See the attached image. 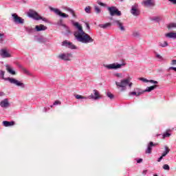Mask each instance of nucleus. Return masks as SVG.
I'll return each instance as SVG.
<instances>
[{
	"mask_svg": "<svg viewBox=\"0 0 176 176\" xmlns=\"http://www.w3.org/2000/svg\"><path fill=\"white\" fill-rule=\"evenodd\" d=\"M142 94H144V91H142V89L140 88H135L134 91H131L129 93V96H135L136 97H140Z\"/></svg>",
	"mask_w": 176,
	"mask_h": 176,
	"instance_id": "nucleus-11",
	"label": "nucleus"
},
{
	"mask_svg": "<svg viewBox=\"0 0 176 176\" xmlns=\"http://www.w3.org/2000/svg\"><path fill=\"white\" fill-rule=\"evenodd\" d=\"M107 97H109V98H110L111 100H112V98H113V94H112L111 92H107Z\"/></svg>",
	"mask_w": 176,
	"mask_h": 176,
	"instance_id": "nucleus-41",
	"label": "nucleus"
},
{
	"mask_svg": "<svg viewBox=\"0 0 176 176\" xmlns=\"http://www.w3.org/2000/svg\"><path fill=\"white\" fill-rule=\"evenodd\" d=\"M7 78H5V71L0 70V79H3V80H6Z\"/></svg>",
	"mask_w": 176,
	"mask_h": 176,
	"instance_id": "nucleus-29",
	"label": "nucleus"
},
{
	"mask_svg": "<svg viewBox=\"0 0 176 176\" xmlns=\"http://www.w3.org/2000/svg\"><path fill=\"white\" fill-rule=\"evenodd\" d=\"M98 5H100V6H107V4L104 3H102V2H98Z\"/></svg>",
	"mask_w": 176,
	"mask_h": 176,
	"instance_id": "nucleus-49",
	"label": "nucleus"
},
{
	"mask_svg": "<svg viewBox=\"0 0 176 176\" xmlns=\"http://www.w3.org/2000/svg\"><path fill=\"white\" fill-rule=\"evenodd\" d=\"M148 82H150V83H153L154 85H157V81H156V80H148Z\"/></svg>",
	"mask_w": 176,
	"mask_h": 176,
	"instance_id": "nucleus-44",
	"label": "nucleus"
},
{
	"mask_svg": "<svg viewBox=\"0 0 176 176\" xmlns=\"http://www.w3.org/2000/svg\"><path fill=\"white\" fill-rule=\"evenodd\" d=\"M62 46H65V47H67L68 49H72V50L77 49V47L75 46V45H74V43L68 41L67 40H65L62 43Z\"/></svg>",
	"mask_w": 176,
	"mask_h": 176,
	"instance_id": "nucleus-12",
	"label": "nucleus"
},
{
	"mask_svg": "<svg viewBox=\"0 0 176 176\" xmlns=\"http://www.w3.org/2000/svg\"><path fill=\"white\" fill-rule=\"evenodd\" d=\"M165 38L168 39H176V32H170L165 34Z\"/></svg>",
	"mask_w": 176,
	"mask_h": 176,
	"instance_id": "nucleus-18",
	"label": "nucleus"
},
{
	"mask_svg": "<svg viewBox=\"0 0 176 176\" xmlns=\"http://www.w3.org/2000/svg\"><path fill=\"white\" fill-rule=\"evenodd\" d=\"M175 64H176V60H173L172 63H171V65H175Z\"/></svg>",
	"mask_w": 176,
	"mask_h": 176,
	"instance_id": "nucleus-52",
	"label": "nucleus"
},
{
	"mask_svg": "<svg viewBox=\"0 0 176 176\" xmlns=\"http://www.w3.org/2000/svg\"><path fill=\"white\" fill-rule=\"evenodd\" d=\"M144 173H146V170L143 171Z\"/></svg>",
	"mask_w": 176,
	"mask_h": 176,
	"instance_id": "nucleus-57",
	"label": "nucleus"
},
{
	"mask_svg": "<svg viewBox=\"0 0 176 176\" xmlns=\"http://www.w3.org/2000/svg\"><path fill=\"white\" fill-rule=\"evenodd\" d=\"M171 135V133H168V132H166L163 134V138H168Z\"/></svg>",
	"mask_w": 176,
	"mask_h": 176,
	"instance_id": "nucleus-37",
	"label": "nucleus"
},
{
	"mask_svg": "<svg viewBox=\"0 0 176 176\" xmlns=\"http://www.w3.org/2000/svg\"><path fill=\"white\" fill-rule=\"evenodd\" d=\"M75 97L77 100H87V98L80 95H76Z\"/></svg>",
	"mask_w": 176,
	"mask_h": 176,
	"instance_id": "nucleus-32",
	"label": "nucleus"
},
{
	"mask_svg": "<svg viewBox=\"0 0 176 176\" xmlns=\"http://www.w3.org/2000/svg\"><path fill=\"white\" fill-rule=\"evenodd\" d=\"M3 41H5V34L0 33V43H3Z\"/></svg>",
	"mask_w": 176,
	"mask_h": 176,
	"instance_id": "nucleus-35",
	"label": "nucleus"
},
{
	"mask_svg": "<svg viewBox=\"0 0 176 176\" xmlns=\"http://www.w3.org/2000/svg\"><path fill=\"white\" fill-rule=\"evenodd\" d=\"M3 126H4V127H10V126H14V121H11V122L3 121Z\"/></svg>",
	"mask_w": 176,
	"mask_h": 176,
	"instance_id": "nucleus-22",
	"label": "nucleus"
},
{
	"mask_svg": "<svg viewBox=\"0 0 176 176\" xmlns=\"http://www.w3.org/2000/svg\"><path fill=\"white\" fill-rule=\"evenodd\" d=\"M2 96H5V94L3 92H0V97H2Z\"/></svg>",
	"mask_w": 176,
	"mask_h": 176,
	"instance_id": "nucleus-55",
	"label": "nucleus"
},
{
	"mask_svg": "<svg viewBox=\"0 0 176 176\" xmlns=\"http://www.w3.org/2000/svg\"><path fill=\"white\" fill-rule=\"evenodd\" d=\"M169 2H171V3H173V5H176V0H168Z\"/></svg>",
	"mask_w": 176,
	"mask_h": 176,
	"instance_id": "nucleus-50",
	"label": "nucleus"
},
{
	"mask_svg": "<svg viewBox=\"0 0 176 176\" xmlns=\"http://www.w3.org/2000/svg\"><path fill=\"white\" fill-rule=\"evenodd\" d=\"M107 10L109 12L110 16H122V12L119 11L116 6L108 7Z\"/></svg>",
	"mask_w": 176,
	"mask_h": 176,
	"instance_id": "nucleus-6",
	"label": "nucleus"
},
{
	"mask_svg": "<svg viewBox=\"0 0 176 176\" xmlns=\"http://www.w3.org/2000/svg\"><path fill=\"white\" fill-rule=\"evenodd\" d=\"M44 109H45V112H46V108H44Z\"/></svg>",
	"mask_w": 176,
	"mask_h": 176,
	"instance_id": "nucleus-59",
	"label": "nucleus"
},
{
	"mask_svg": "<svg viewBox=\"0 0 176 176\" xmlns=\"http://www.w3.org/2000/svg\"><path fill=\"white\" fill-rule=\"evenodd\" d=\"M167 28L168 30H173V28H176V23H172L168 25Z\"/></svg>",
	"mask_w": 176,
	"mask_h": 176,
	"instance_id": "nucleus-31",
	"label": "nucleus"
},
{
	"mask_svg": "<svg viewBox=\"0 0 176 176\" xmlns=\"http://www.w3.org/2000/svg\"><path fill=\"white\" fill-rule=\"evenodd\" d=\"M50 10H51V12H54V13H55V14H56L57 16H60V17H63V19H67V17H68V14L61 12L60 10H58V8H54L53 7H50L49 8Z\"/></svg>",
	"mask_w": 176,
	"mask_h": 176,
	"instance_id": "nucleus-8",
	"label": "nucleus"
},
{
	"mask_svg": "<svg viewBox=\"0 0 176 176\" xmlns=\"http://www.w3.org/2000/svg\"><path fill=\"white\" fill-rule=\"evenodd\" d=\"M6 71H8V72H9V74H11V75H16V72L14 71L12 67H10V65H6Z\"/></svg>",
	"mask_w": 176,
	"mask_h": 176,
	"instance_id": "nucleus-21",
	"label": "nucleus"
},
{
	"mask_svg": "<svg viewBox=\"0 0 176 176\" xmlns=\"http://www.w3.org/2000/svg\"><path fill=\"white\" fill-rule=\"evenodd\" d=\"M58 104H61V102H60V100H56V101L54 102L53 105H58Z\"/></svg>",
	"mask_w": 176,
	"mask_h": 176,
	"instance_id": "nucleus-45",
	"label": "nucleus"
},
{
	"mask_svg": "<svg viewBox=\"0 0 176 176\" xmlns=\"http://www.w3.org/2000/svg\"><path fill=\"white\" fill-rule=\"evenodd\" d=\"M153 146H156V144H153V142H150L147 145V148H146V153H152Z\"/></svg>",
	"mask_w": 176,
	"mask_h": 176,
	"instance_id": "nucleus-17",
	"label": "nucleus"
},
{
	"mask_svg": "<svg viewBox=\"0 0 176 176\" xmlns=\"http://www.w3.org/2000/svg\"><path fill=\"white\" fill-rule=\"evenodd\" d=\"M158 46L159 47H167V46H168V43L167 41H164L163 43L159 42Z\"/></svg>",
	"mask_w": 176,
	"mask_h": 176,
	"instance_id": "nucleus-27",
	"label": "nucleus"
},
{
	"mask_svg": "<svg viewBox=\"0 0 176 176\" xmlns=\"http://www.w3.org/2000/svg\"><path fill=\"white\" fill-rule=\"evenodd\" d=\"M163 168L164 170H170V166H168V164H164Z\"/></svg>",
	"mask_w": 176,
	"mask_h": 176,
	"instance_id": "nucleus-43",
	"label": "nucleus"
},
{
	"mask_svg": "<svg viewBox=\"0 0 176 176\" xmlns=\"http://www.w3.org/2000/svg\"><path fill=\"white\" fill-rule=\"evenodd\" d=\"M112 25V23H104V24H100L99 25V27L100 28H104V29H105V28H108V27H111Z\"/></svg>",
	"mask_w": 176,
	"mask_h": 176,
	"instance_id": "nucleus-26",
	"label": "nucleus"
},
{
	"mask_svg": "<svg viewBox=\"0 0 176 176\" xmlns=\"http://www.w3.org/2000/svg\"><path fill=\"white\" fill-rule=\"evenodd\" d=\"M153 176H157V175H154Z\"/></svg>",
	"mask_w": 176,
	"mask_h": 176,
	"instance_id": "nucleus-60",
	"label": "nucleus"
},
{
	"mask_svg": "<svg viewBox=\"0 0 176 176\" xmlns=\"http://www.w3.org/2000/svg\"><path fill=\"white\" fill-rule=\"evenodd\" d=\"M0 107H1V108H8V107H9V100H8V98L3 100L0 102Z\"/></svg>",
	"mask_w": 176,
	"mask_h": 176,
	"instance_id": "nucleus-20",
	"label": "nucleus"
},
{
	"mask_svg": "<svg viewBox=\"0 0 176 176\" xmlns=\"http://www.w3.org/2000/svg\"><path fill=\"white\" fill-rule=\"evenodd\" d=\"M73 25L78 30V31H75L74 33V35L78 42H81V43H93V42H94V39L83 31V28L79 24V23L74 22Z\"/></svg>",
	"mask_w": 176,
	"mask_h": 176,
	"instance_id": "nucleus-1",
	"label": "nucleus"
},
{
	"mask_svg": "<svg viewBox=\"0 0 176 176\" xmlns=\"http://www.w3.org/2000/svg\"><path fill=\"white\" fill-rule=\"evenodd\" d=\"M6 80L10 82L11 85L16 86V87H21V89H25V84L14 78L8 77L7 78H6Z\"/></svg>",
	"mask_w": 176,
	"mask_h": 176,
	"instance_id": "nucleus-4",
	"label": "nucleus"
},
{
	"mask_svg": "<svg viewBox=\"0 0 176 176\" xmlns=\"http://www.w3.org/2000/svg\"><path fill=\"white\" fill-rule=\"evenodd\" d=\"M163 157H164L163 155H162L161 157H160L157 159V162H162V160H163Z\"/></svg>",
	"mask_w": 176,
	"mask_h": 176,
	"instance_id": "nucleus-48",
	"label": "nucleus"
},
{
	"mask_svg": "<svg viewBox=\"0 0 176 176\" xmlns=\"http://www.w3.org/2000/svg\"><path fill=\"white\" fill-rule=\"evenodd\" d=\"M69 7H67V6H63V7H62V8L63 9V10H68V8H69Z\"/></svg>",
	"mask_w": 176,
	"mask_h": 176,
	"instance_id": "nucleus-51",
	"label": "nucleus"
},
{
	"mask_svg": "<svg viewBox=\"0 0 176 176\" xmlns=\"http://www.w3.org/2000/svg\"><path fill=\"white\" fill-rule=\"evenodd\" d=\"M164 148H165V151L163 152L162 155L164 157H165V156H167V155L170 153V148H168V146H165Z\"/></svg>",
	"mask_w": 176,
	"mask_h": 176,
	"instance_id": "nucleus-25",
	"label": "nucleus"
},
{
	"mask_svg": "<svg viewBox=\"0 0 176 176\" xmlns=\"http://www.w3.org/2000/svg\"><path fill=\"white\" fill-rule=\"evenodd\" d=\"M142 5L146 8H152L155 6V1L153 0H146L142 2Z\"/></svg>",
	"mask_w": 176,
	"mask_h": 176,
	"instance_id": "nucleus-15",
	"label": "nucleus"
},
{
	"mask_svg": "<svg viewBox=\"0 0 176 176\" xmlns=\"http://www.w3.org/2000/svg\"><path fill=\"white\" fill-rule=\"evenodd\" d=\"M0 56L1 57H2V58H9V57H12V55H10L8 50L5 49H2L0 50Z\"/></svg>",
	"mask_w": 176,
	"mask_h": 176,
	"instance_id": "nucleus-14",
	"label": "nucleus"
},
{
	"mask_svg": "<svg viewBox=\"0 0 176 176\" xmlns=\"http://www.w3.org/2000/svg\"><path fill=\"white\" fill-rule=\"evenodd\" d=\"M114 76H116L117 78H123V74H122V73H116L114 74Z\"/></svg>",
	"mask_w": 176,
	"mask_h": 176,
	"instance_id": "nucleus-40",
	"label": "nucleus"
},
{
	"mask_svg": "<svg viewBox=\"0 0 176 176\" xmlns=\"http://www.w3.org/2000/svg\"><path fill=\"white\" fill-rule=\"evenodd\" d=\"M113 25H117L118 28L120 30V31H126V28L123 25V23L120 20H113Z\"/></svg>",
	"mask_w": 176,
	"mask_h": 176,
	"instance_id": "nucleus-13",
	"label": "nucleus"
},
{
	"mask_svg": "<svg viewBox=\"0 0 176 176\" xmlns=\"http://www.w3.org/2000/svg\"><path fill=\"white\" fill-rule=\"evenodd\" d=\"M67 12H69V13H71V14H72L73 17H75V11H74V10L71 9V8H67Z\"/></svg>",
	"mask_w": 176,
	"mask_h": 176,
	"instance_id": "nucleus-36",
	"label": "nucleus"
},
{
	"mask_svg": "<svg viewBox=\"0 0 176 176\" xmlns=\"http://www.w3.org/2000/svg\"><path fill=\"white\" fill-rule=\"evenodd\" d=\"M11 16L12 17V21L15 24H24V19L19 16V15H17V14L14 13V14H12Z\"/></svg>",
	"mask_w": 176,
	"mask_h": 176,
	"instance_id": "nucleus-9",
	"label": "nucleus"
},
{
	"mask_svg": "<svg viewBox=\"0 0 176 176\" xmlns=\"http://www.w3.org/2000/svg\"><path fill=\"white\" fill-rule=\"evenodd\" d=\"M173 71H175L176 72V67H175V69H173Z\"/></svg>",
	"mask_w": 176,
	"mask_h": 176,
	"instance_id": "nucleus-56",
	"label": "nucleus"
},
{
	"mask_svg": "<svg viewBox=\"0 0 176 176\" xmlns=\"http://www.w3.org/2000/svg\"><path fill=\"white\" fill-rule=\"evenodd\" d=\"M156 87H157V85H153V86H151V87H147L146 88L145 90H142V91H144V93H146V91L147 92H151L152 91V90H155V89H156Z\"/></svg>",
	"mask_w": 176,
	"mask_h": 176,
	"instance_id": "nucleus-23",
	"label": "nucleus"
},
{
	"mask_svg": "<svg viewBox=\"0 0 176 176\" xmlns=\"http://www.w3.org/2000/svg\"><path fill=\"white\" fill-rule=\"evenodd\" d=\"M120 2H123L124 0H120Z\"/></svg>",
	"mask_w": 176,
	"mask_h": 176,
	"instance_id": "nucleus-58",
	"label": "nucleus"
},
{
	"mask_svg": "<svg viewBox=\"0 0 176 176\" xmlns=\"http://www.w3.org/2000/svg\"><path fill=\"white\" fill-rule=\"evenodd\" d=\"M175 67H170L168 69V71H171V69H174Z\"/></svg>",
	"mask_w": 176,
	"mask_h": 176,
	"instance_id": "nucleus-54",
	"label": "nucleus"
},
{
	"mask_svg": "<svg viewBox=\"0 0 176 176\" xmlns=\"http://www.w3.org/2000/svg\"><path fill=\"white\" fill-rule=\"evenodd\" d=\"M139 80H142V82H144V83L149 82V80L144 78H140Z\"/></svg>",
	"mask_w": 176,
	"mask_h": 176,
	"instance_id": "nucleus-39",
	"label": "nucleus"
},
{
	"mask_svg": "<svg viewBox=\"0 0 176 176\" xmlns=\"http://www.w3.org/2000/svg\"><path fill=\"white\" fill-rule=\"evenodd\" d=\"M85 25H86L87 30H88L89 31H90V25H89V23L86 22V23H85Z\"/></svg>",
	"mask_w": 176,
	"mask_h": 176,
	"instance_id": "nucleus-46",
	"label": "nucleus"
},
{
	"mask_svg": "<svg viewBox=\"0 0 176 176\" xmlns=\"http://www.w3.org/2000/svg\"><path fill=\"white\" fill-rule=\"evenodd\" d=\"M156 57H157V58H159L160 60H163V57L159 54H156Z\"/></svg>",
	"mask_w": 176,
	"mask_h": 176,
	"instance_id": "nucleus-47",
	"label": "nucleus"
},
{
	"mask_svg": "<svg viewBox=\"0 0 176 176\" xmlns=\"http://www.w3.org/2000/svg\"><path fill=\"white\" fill-rule=\"evenodd\" d=\"M130 80H131V78H128L126 79H123L121 80L120 82L116 81V85L118 87V89H119L120 87L122 88V91L126 90V87L128 85L129 89H131V86H133V82H130Z\"/></svg>",
	"mask_w": 176,
	"mask_h": 176,
	"instance_id": "nucleus-3",
	"label": "nucleus"
},
{
	"mask_svg": "<svg viewBox=\"0 0 176 176\" xmlns=\"http://www.w3.org/2000/svg\"><path fill=\"white\" fill-rule=\"evenodd\" d=\"M89 98H91L92 100H100V92H98V91H97V89H94V95L91 94L89 96Z\"/></svg>",
	"mask_w": 176,
	"mask_h": 176,
	"instance_id": "nucleus-16",
	"label": "nucleus"
},
{
	"mask_svg": "<svg viewBox=\"0 0 176 176\" xmlns=\"http://www.w3.org/2000/svg\"><path fill=\"white\" fill-rule=\"evenodd\" d=\"M170 74H168L167 76H169Z\"/></svg>",
	"mask_w": 176,
	"mask_h": 176,
	"instance_id": "nucleus-61",
	"label": "nucleus"
},
{
	"mask_svg": "<svg viewBox=\"0 0 176 176\" xmlns=\"http://www.w3.org/2000/svg\"><path fill=\"white\" fill-rule=\"evenodd\" d=\"M58 25H61L62 27H65V25L63 24V20H59L57 23Z\"/></svg>",
	"mask_w": 176,
	"mask_h": 176,
	"instance_id": "nucleus-42",
	"label": "nucleus"
},
{
	"mask_svg": "<svg viewBox=\"0 0 176 176\" xmlns=\"http://www.w3.org/2000/svg\"><path fill=\"white\" fill-rule=\"evenodd\" d=\"M94 9H95V12L97 14H100V13H101V9H100V8H98V6H95Z\"/></svg>",
	"mask_w": 176,
	"mask_h": 176,
	"instance_id": "nucleus-34",
	"label": "nucleus"
},
{
	"mask_svg": "<svg viewBox=\"0 0 176 176\" xmlns=\"http://www.w3.org/2000/svg\"><path fill=\"white\" fill-rule=\"evenodd\" d=\"M85 11L87 12V13H88V14H90V13H91V7H90V6H87V7H85Z\"/></svg>",
	"mask_w": 176,
	"mask_h": 176,
	"instance_id": "nucleus-33",
	"label": "nucleus"
},
{
	"mask_svg": "<svg viewBox=\"0 0 176 176\" xmlns=\"http://www.w3.org/2000/svg\"><path fill=\"white\" fill-rule=\"evenodd\" d=\"M131 13L133 14V16H140L141 11H140V8H138V4L135 3L133 6H132L131 9Z\"/></svg>",
	"mask_w": 176,
	"mask_h": 176,
	"instance_id": "nucleus-10",
	"label": "nucleus"
},
{
	"mask_svg": "<svg viewBox=\"0 0 176 176\" xmlns=\"http://www.w3.org/2000/svg\"><path fill=\"white\" fill-rule=\"evenodd\" d=\"M133 36H134L135 38L140 37V32H133Z\"/></svg>",
	"mask_w": 176,
	"mask_h": 176,
	"instance_id": "nucleus-38",
	"label": "nucleus"
},
{
	"mask_svg": "<svg viewBox=\"0 0 176 176\" xmlns=\"http://www.w3.org/2000/svg\"><path fill=\"white\" fill-rule=\"evenodd\" d=\"M19 68H21V69H22L23 72L24 74H26V75H31V73L30 72V71H28L27 69H25L23 66L19 65Z\"/></svg>",
	"mask_w": 176,
	"mask_h": 176,
	"instance_id": "nucleus-28",
	"label": "nucleus"
},
{
	"mask_svg": "<svg viewBox=\"0 0 176 176\" xmlns=\"http://www.w3.org/2000/svg\"><path fill=\"white\" fill-rule=\"evenodd\" d=\"M28 17H30L31 19H33L34 20H36L37 21L39 20H42L45 23H50V21H49V19H47V18H45L43 16H41L35 10H30L29 12H28Z\"/></svg>",
	"mask_w": 176,
	"mask_h": 176,
	"instance_id": "nucleus-2",
	"label": "nucleus"
},
{
	"mask_svg": "<svg viewBox=\"0 0 176 176\" xmlns=\"http://www.w3.org/2000/svg\"><path fill=\"white\" fill-rule=\"evenodd\" d=\"M124 65H126V63L119 64L116 63L109 65H104V68H107V69H119L120 68H122V67H124Z\"/></svg>",
	"mask_w": 176,
	"mask_h": 176,
	"instance_id": "nucleus-5",
	"label": "nucleus"
},
{
	"mask_svg": "<svg viewBox=\"0 0 176 176\" xmlns=\"http://www.w3.org/2000/svg\"><path fill=\"white\" fill-rule=\"evenodd\" d=\"M35 30L36 31H37V32H39L41 31H46V30H47V27L41 24L39 25H36Z\"/></svg>",
	"mask_w": 176,
	"mask_h": 176,
	"instance_id": "nucleus-19",
	"label": "nucleus"
},
{
	"mask_svg": "<svg viewBox=\"0 0 176 176\" xmlns=\"http://www.w3.org/2000/svg\"><path fill=\"white\" fill-rule=\"evenodd\" d=\"M58 58H59V60H63V61H71V58H72V53L60 54L58 56Z\"/></svg>",
	"mask_w": 176,
	"mask_h": 176,
	"instance_id": "nucleus-7",
	"label": "nucleus"
},
{
	"mask_svg": "<svg viewBox=\"0 0 176 176\" xmlns=\"http://www.w3.org/2000/svg\"><path fill=\"white\" fill-rule=\"evenodd\" d=\"M25 30L28 34H33L34 32V28H32L31 27L25 28Z\"/></svg>",
	"mask_w": 176,
	"mask_h": 176,
	"instance_id": "nucleus-30",
	"label": "nucleus"
},
{
	"mask_svg": "<svg viewBox=\"0 0 176 176\" xmlns=\"http://www.w3.org/2000/svg\"><path fill=\"white\" fill-rule=\"evenodd\" d=\"M137 163H142V159L140 158L137 160Z\"/></svg>",
	"mask_w": 176,
	"mask_h": 176,
	"instance_id": "nucleus-53",
	"label": "nucleus"
},
{
	"mask_svg": "<svg viewBox=\"0 0 176 176\" xmlns=\"http://www.w3.org/2000/svg\"><path fill=\"white\" fill-rule=\"evenodd\" d=\"M151 21H155V23H159L160 21H162V16H154V17H150Z\"/></svg>",
	"mask_w": 176,
	"mask_h": 176,
	"instance_id": "nucleus-24",
	"label": "nucleus"
}]
</instances>
